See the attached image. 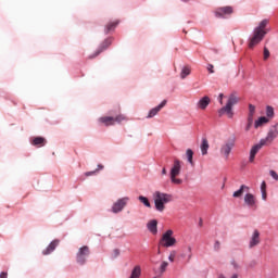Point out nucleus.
Here are the masks:
<instances>
[{
	"label": "nucleus",
	"instance_id": "f257e3e1",
	"mask_svg": "<svg viewBox=\"0 0 278 278\" xmlns=\"http://www.w3.org/2000/svg\"><path fill=\"white\" fill-rule=\"evenodd\" d=\"M267 25H268V20H263L261 21L258 26L254 28L253 36L249 42V49H253L254 47H257V45H260L261 41L264 40V36L268 34V30H266Z\"/></svg>",
	"mask_w": 278,
	"mask_h": 278
},
{
	"label": "nucleus",
	"instance_id": "f03ea898",
	"mask_svg": "<svg viewBox=\"0 0 278 278\" xmlns=\"http://www.w3.org/2000/svg\"><path fill=\"white\" fill-rule=\"evenodd\" d=\"M153 201L156 212H164L166 210V203L173 201V194L155 191L153 193Z\"/></svg>",
	"mask_w": 278,
	"mask_h": 278
},
{
	"label": "nucleus",
	"instance_id": "7ed1b4c3",
	"mask_svg": "<svg viewBox=\"0 0 278 278\" xmlns=\"http://www.w3.org/2000/svg\"><path fill=\"white\" fill-rule=\"evenodd\" d=\"M240 99L236 97V93L229 96L226 105L218 110V116H224L226 114L228 118H233V105L238 104Z\"/></svg>",
	"mask_w": 278,
	"mask_h": 278
},
{
	"label": "nucleus",
	"instance_id": "20e7f679",
	"mask_svg": "<svg viewBox=\"0 0 278 278\" xmlns=\"http://www.w3.org/2000/svg\"><path fill=\"white\" fill-rule=\"evenodd\" d=\"M180 174H181V162L176 159L174 160V165L169 173L170 181L175 186H181L184 184V180L181 178H177L179 177Z\"/></svg>",
	"mask_w": 278,
	"mask_h": 278
},
{
	"label": "nucleus",
	"instance_id": "39448f33",
	"mask_svg": "<svg viewBox=\"0 0 278 278\" xmlns=\"http://www.w3.org/2000/svg\"><path fill=\"white\" fill-rule=\"evenodd\" d=\"M175 244H177V239H175V237H173L172 229L165 231L159 242V247H164L165 249L175 247Z\"/></svg>",
	"mask_w": 278,
	"mask_h": 278
},
{
	"label": "nucleus",
	"instance_id": "423d86ee",
	"mask_svg": "<svg viewBox=\"0 0 278 278\" xmlns=\"http://www.w3.org/2000/svg\"><path fill=\"white\" fill-rule=\"evenodd\" d=\"M123 121H127V117L123 114H119L115 117L112 116H102L99 118V123L105 125V127H111L112 125H116V123L121 124Z\"/></svg>",
	"mask_w": 278,
	"mask_h": 278
},
{
	"label": "nucleus",
	"instance_id": "0eeeda50",
	"mask_svg": "<svg viewBox=\"0 0 278 278\" xmlns=\"http://www.w3.org/2000/svg\"><path fill=\"white\" fill-rule=\"evenodd\" d=\"M89 255H90V248L88 245H84L79 248L78 252L76 253L77 264H79L80 266H84Z\"/></svg>",
	"mask_w": 278,
	"mask_h": 278
},
{
	"label": "nucleus",
	"instance_id": "6e6552de",
	"mask_svg": "<svg viewBox=\"0 0 278 278\" xmlns=\"http://www.w3.org/2000/svg\"><path fill=\"white\" fill-rule=\"evenodd\" d=\"M129 203V197L118 199L112 206L113 214H118V212H123L125 207Z\"/></svg>",
	"mask_w": 278,
	"mask_h": 278
},
{
	"label": "nucleus",
	"instance_id": "1a4fd4ad",
	"mask_svg": "<svg viewBox=\"0 0 278 278\" xmlns=\"http://www.w3.org/2000/svg\"><path fill=\"white\" fill-rule=\"evenodd\" d=\"M233 147H236V141L233 139H229L222 146L220 153L226 160H229V154L231 153V149H233Z\"/></svg>",
	"mask_w": 278,
	"mask_h": 278
},
{
	"label": "nucleus",
	"instance_id": "9d476101",
	"mask_svg": "<svg viewBox=\"0 0 278 278\" xmlns=\"http://www.w3.org/2000/svg\"><path fill=\"white\" fill-rule=\"evenodd\" d=\"M231 14H233V7H220L215 10L217 18H225V16H231Z\"/></svg>",
	"mask_w": 278,
	"mask_h": 278
},
{
	"label": "nucleus",
	"instance_id": "9b49d317",
	"mask_svg": "<svg viewBox=\"0 0 278 278\" xmlns=\"http://www.w3.org/2000/svg\"><path fill=\"white\" fill-rule=\"evenodd\" d=\"M277 137H278V123L270 126L267 137L263 140H265L266 144H270L273 142V140H275V138H277Z\"/></svg>",
	"mask_w": 278,
	"mask_h": 278
},
{
	"label": "nucleus",
	"instance_id": "f8f14e48",
	"mask_svg": "<svg viewBox=\"0 0 278 278\" xmlns=\"http://www.w3.org/2000/svg\"><path fill=\"white\" fill-rule=\"evenodd\" d=\"M266 144V140H261L260 143L255 144L254 147H252L251 151H250V159L249 162L253 163L255 162V155H257V153L260 152V149H262V147H265Z\"/></svg>",
	"mask_w": 278,
	"mask_h": 278
},
{
	"label": "nucleus",
	"instance_id": "ddd939ff",
	"mask_svg": "<svg viewBox=\"0 0 278 278\" xmlns=\"http://www.w3.org/2000/svg\"><path fill=\"white\" fill-rule=\"evenodd\" d=\"M112 45V38H108L105 39L100 47L98 48V50L96 51V53L93 55H91L90 58H97L98 55H101V53H103V51H105L106 49L110 48V46Z\"/></svg>",
	"mask_w": 278,
	"mask_h": 278
},
{
	"label": "nucleus",
	"instance_id": "4468645a",
	"mask_svg": "<svg viewBox=\"0 0 278 278\" xmlns=\"http://www.w3.org/2000/svg\"><path fill=\"white\" fill-rule=\"evenodd\" d=\"M260 242H262V239L260 238V230H254L250 238L249 249H255Z\"/></svg>",
	"mask_w": 278,
	"mask_h": 278
},
{
	"label": "nucleus",
	"instance_id": "2eb2a0df",
	"mask_svg": "<svg viewBox=\"0 0 278 278\" xmlns=\"http://www.w3.org/2000/svg\"><path fill=\"white\" fill-rule=\"evenodd\" d=\"M60 244V240L55 239L53 240L46 250L42 251V255H51L55 249H58V245Z\"/></svg>",
	"mask_w": 278,
	"mask_h": 278
},
{
	"label": "nucleus",
	"instance_id": "dca6fc26",
	"mask_svg": "<svg viewBox=\"0 0 278 278\" xmlns=\"http://www.w3.org/2000/svg\"><path fill=\"white\" fill-rule=\"evenodd\" d=\"M166 100H163L156 108L150 110L147 118H153V116H157V113L166 105Z\"/></svg>",
	"mask_w": 278,
	"mask_h": 278
},
{
	"label": "nucleus",
	"instance_id": "f3484780",
	"mask_svg": "<svg viewBox=\"0 0 278 278\" xmlns=\"http://www.w3.org/2000/svg\"><path fill=\"white\" fill-rule=\"evenodd\" d=\"M148 230L150 233H153V236L157 235V222L156 219H152L147 224Z\"/></svg>",
	"mask_w": 278,
	"mask_h": 278
},
{
	"label": "nucleus",
	"instance_id": "a211bd4d",
	"mask_svg": "<svg viewBox=\"0 0 278 278\" xmlns=\"http://www.w3.org/2000/svg\"><path fill=\"white\" fill-rule=\"evenodd\" d=\"M47 144V139L43 137H35L31 141L33 147H45Z\"/></svg>",
	"mask_w": 278,
	"mask_h": 278
},
{
	"label": "nucleus",
	"instance_id": "6ab92c4d",
	"mask_svg": "<svg viewBox=\"0 0 278 278\" xmlns=\"http://www.w3.org/2000/svg\"><path fill=\"white\" fill-rule=\"evenodd\" d=\"M244 203H247L249 207H255V195H253V193L245 194Z\"/></svg>",
	"mask_w": 278,
	"mask_h": 278
},
{
	"label": "nucleus",
	"instance_id": "aec40b11",
	"mask_svg": "<svg viewBox=\"0 0 278 278\" xmlns=\"http://www.w3.org/2000/svg\"><path fill=\"white\" fill-rule=\"evenodd\" d=\"M267 123H270V119L268 117L262 116L254 123L255 129L262 127V125H266Z\"/></svg>",
	"mask_w": 278,
	"mask_h": 278
},
{
	"label": "nucleus",
	"instance_id": "412c9836",
	"mask_svg": "<svg viewBox=\"0 0 278 278\" xmlns=\"http://www.w3.org/2000/svg\"><path fill=\"white\" fill-rule=\"evenodd\" d=\"M200 149H201L202 155H207V149H210V142L207 141L206 138L202 139Z\"/></svg>",
	"mask_w": 278,
	"mask_h": 278
},
{
	"label": "nucleus",
	"instance_id": "4be33fe9",
	"mask_svg": "<svg viewBox=\"0 0 278 278\" xmlns=\"http://www.w3.org/2000/svg\"><path fill=\"white\" fill-rule=\"evenodd\" d=\"M210 105V97H203L199 102L198 106L200 110H205Z\"/></svg>",
	"mask_w": 278,
	"mask_h": 278
},
{
	"label": "nucleus",
	"instance_id": "5701e85b",
	"mask_svg": "<svg viewBox=\"0 0 278 278\" xmlns=\"http://www.w3.org/2000/svg\"><path fill=\"white\" fill-rule=\"evenodd\" d=\"M244 190H249V187L242 185L239 190L233 192L232 197H235V199H240V197L244 194Z\"/></svg>",
	"mask_w": 278,
	"mask_h": 278
},
{
	"label": "nucleus",
	"instance_id": "b1692460",
	"mask_svg": "<svg viewBox=\"0 0 278 278\" xmlns=\"http://www.w3.org/2000/svg\"><path fill=\"white\" fill-rule=\"evenodd\" d=\"M140 275H142V269L140 268V265H137L132 269L130 278H140Z\"/></svg>",
	"mask_w": 278,
	"mask_h": 278
},
{
	"label": "nucleus",
	"instance_id": "393cba45",
	"mask_svg": "<svg viewBox=\"0 0 278 278\" xmlns=\"http://www.w3.org/2000/svg\"><path fill=\"white\" fill-rule=\"evenodd\" d=\"M117 25H118V21L110 22L109 24H106V26H105L106 34H110V31L116 29Z\"/></svg>",
	"mask_w": 278,
	"mask_h": 278
},
{
	"label": "nucleus",
	"instance_id": "a878e982",
	"mask_svg": "<svg viewBox=\"0 0 278 278\" xmlns=\"http://www.w3.org/2000/svg\"><path fill=\"white\" fill-rule=\"evenodd\" d=\"M255 116V105L253 104H249V115H248V119L250 121V123H253V117Z\"/></svg>",
	"mask_w": 278,
	"mask_h": 278
},
{
	"label": "nucleus",
	"instance_id": "bb28decb",
	"mask_svg": "<svg viewBox=\"0 0 278 278\" xmlns=\"http://www.w3.org/2000/svg\"><path fill=\"white\" fill-rule=\"evenodd\" d=\"M266 116L269 121V118H275V108L267 105L266 106Z\"/></svg>",
	"mask_w": 278,
	"mask_h": 278
},
{
	"label": "nucleus",
	"instance_id": "cd10ccee",
	"mask_svg": "<svg viewBox=\"0 0 278 278\" xmlns=\"http://www.w3.org/2000/svg\"><path fill=\"white\" fill-rule=\"evenodd\" d=\"M190 73H191L190 66L182 67L181 73H180L181 79H186V77H188V75H190Z\"/></svg>",
	"mask_w": 278,
	"mask_h": 278
},
{
	"label": "nucleus",
	"instance_id": "c85d7f7f",
	"mask_svg": "<svg viewBox=\"0 0 278 278\" xmlns=\"http://www.w3.org/2000/svg\"><path fill=\"white\" fill-rule=\"evenodd\" d=\"M186 154H187V160H188L189 164L194 166V161L192 160V157L194 156V152L191 149H188Z\"/></svg>",
	"mask_w": 278,
	"mask_h": 278
},
{
	"label": "nucleus",
	"instance_id": "c756f323",
	"mask_svg": "<svg viewBox=\"0 0 278 278\" xmlns=\"http://www.w3.org/2000/svg\"><path fill=\"white\" fill-rule=\"evenodd\" d=\"M138 200L140 201V203H143L146 207H151V202H149V199L147 197L140 195Z\"/></svg>",
	"mask_w": 278,
	"mask_h": 278
},
{
	"label": "nucleus",
	"instance_id": "7c9ffc66",
	"mask_svg": "<svg viewBox=\"0 0 278 278\" xmlns=\"http://www.w3.org/2000/svg\"><path fill=\"white\" fill-rule=\"evenodd\" d=\"M166 268H168V262L164 261L160 266V271L166 273Z\"/></svg>",
	"mask_w": 278,
	"mask_h": 278
},
{
	"label": "nucleus",
	"instance_id": "2f4dec72",
	"mask_svg": "<svg viewBox=\"0 0 278 278\" xmlns=\"http://www.w3.org/2000/svg\"><path fill=\"white\" fill-rule=\"evenodd\" d=\"M263 54H264V60H268V58H270V51L268 50V48H264V51H263Z\"/></svg>",
	"mask_w": 278,
	"mask_h": 278
},
{
	"label": "nucleus",
	"instance_id": "473e14b6",
	"mask_svg": "<svg viewBox=\"0 0 278 278\" xmlns=\"http://www.w3.org/2000/svg\"><path fill=\"white\" fill-rule=\"evenodd\" d=\"M176 256H177V252L176 251H172L169 256H168L169 262H175V257Z\"/></svg>",
	"mask_w": 278,
	"mask_h": 278
},
{
	"label": "nucleus",
	"instance_id": "72a5a7b5",
	"mask_svg": "<svg viewBox=\"0 0 278 278\" xmlns=\"http://www.w3.org/2000/svg\"><path fill=\"white\" fill-rule=\"evenodd\" d=\"M118 255H121V250H118V249L113 250L112 257L114 260H116V257H118Z\"/></svg>",
	"mask_w": 278,
	"mask_h": 278
},
{
	"label": "nucleus",
	"instance_id": "f704fd0d",
	"mask_svg": "<svg viewBox=\"0 0 278 278\" xmlns=\"http://www.w3.org/2000/svg\"><path fill=\"white\" fill-rule=\"evenodd\" d=\"M269 174H270V177H273V179H275V181H278V174H277V172L270 170Z\"/></svg>",
	"mask_w": 278,
	"mask_h": 278
},
{
	"label": "nucleus",
	"instance_id": "c9c22d12",
	"mask_svg": "<svg viewBox=\"0 0 278 278\" xmlns=\"http://www.w3.org/2000/svg\"><path fill=\"white\" fill-rule=\"evenodd\" d=\"M214 251H220V241H215Z\"/></svg>",
	"mask_w": 278,
	"mask_h": 278
},
{
	"label": "nucleus",
	"instance_id": "e433bc0d",
	"mask_svg": "<svg viewBox=\"0 0 278 278\" xmlns=\"http://www.w3.org/2000/svg\"><path fill=\"white\" fill-rule=\"evenodd\" d=\"M96 173H99V169L92 170V172H86L85 176L86 177H91V175H94Z\"/></svg>",
	"mask_w": 278,
	"mask_h": 278
},
{
	"label": "nucleus",
	"instance_id": "4c0bfd02",
	"mask_svg": "<svg viewBox=\"0 0 278 278\" xmlns=\"http://www.w3.org/2000/svg\"><path fill=\"white\" fill-rule=\"evenodd\" d=\"M252 125H253V122H251V121L248 118V125H247V127H245V131H249V130L251 129Z\"/></svg>",
	"mask_w": 278,
	"mask_h": 278
},
{
	"label": "nucleus",
	"instance_id": "58836bf2",
	"mask_svg": "<svg viewBox=\"0 0 278 278\" xmlns=\"http://www.w3.org/2000/svg\"><path fill=\"white\" fill-rule=\"evenodd\" d=\"M207 71H208V73H214V65H212V64H208L207 65Z\"/></svg>",
	"mask_w": 278,
	"mask_h": 278
},
{
	"label": "nucleus",
	"instance_id": "ea45409f",
	"mask_svg": "<svg viewBox=\"0 0 278 278\" xmlns=\"http://www.w3.org/2000/svg\"><path fill=\"white\" fill-rule=\"evenodd\" d=\"M266 191V181H263L261 185V192Z\"/></svg>",
	"mask_w": 278,
	"mask_h": 278
},
{
	"label": "nucleus",
	"instance_id": "a19ab883",
	"mask_svg": "<svg viewBox=\"0 0 278 278\" xmlns=\"http://www.w3.org/2000/svg\"><path fill=\"white\" fill-rule=\"evenodd\" d=\"M262 199H263V201H266V199H267V193H266V191H262Z\"/></svg>",
	"mask_w": 278,
	"mask_h": 278
},
{
	"label": "nucleus",
	"instance_id": "79ce46f5",
	"mask_svg": "<svg viewBox=\"0 0 278 278\" xmlns=\"http://www.w3.org/2000/svg\"><path fill=\"white\" fill-rule=\"evenodd\" d=\"M0 278H8V273L2 271V273L0 274Z\"/></svg>",
	"mask_w": 278,
	"mask_h": 278
},
{
	"label": "nucleus",
	"instance_id": "37998d69",
	"mask_svg": "<svg viewBox=\"0 0 278 278\" xmlns=\"http://www.w3.org/2000/svg\"><path fill=\"white\" fill-rule=\"evenodd\" d=\"M223 97H224V94L220 93V94H219V103H220V105H223Z\"/></svg>",
	"mask_w": 278,
	"mask_h": 278
},
{
	"label": "nucleus",
	"instance_id": "c03bdc74",
	"mask_svg": "<svg viewBox=\"0 0 278 278\" xmlns=\"http://www.w3.org/2000/svg\"><path fill=\"white\" fill-rule=\"evenodd\" d=\"M98 170H103V165L99 164L98 165Z\"/></svg>",
	"mask_w": 278,
	"mask_h": 278
},
{
	"label": "nucleus",
	"instance_id": "a18cd8bd",
	"mask_svg": "<svg viewBox=\"0 0 278 278\" xmlns=\"http://www.w3.org/2000/svg\"><path fill=\"white\" fill-rule=\"evenodd\" d=\"M166 167H163V169H162V175H166Z\"/></svg>",
	"mask_w": 278,
	"mask_h": 278
},
{
	"label": "nucleus",
	"instance_id": "49530a36",
	"mask_svg": "<svg viewBox=\"0 0 278 278\" xmlns=\"http://www.w3.org/2000/svg\"><path fill=\"white\" fill-rule=\"evenodd\" d=\"M185 3H188V1H190V0H182Z\"/></svg>",
	"mask_w": 278,
	"mask_h": 278
},
{
	"label": "nucleus",
	"instance_id": "de8ad7c7",
	"mask_svg": "<svg viewBox=\"0 0 278 278\" xmlns=\"http://www.w3.org/2000/svg\"><path fill=\"white\" fill-rule=\"evenodd\" d=\"M189 251H192V248H189Z\"/></svg>",
	"mask_w": 278,
	"mask_h": 278
},
{
	"label": "nucleus",
	"instance_id": "09e8293b",
	"mask_svg": "<svg viewBox=\"0 0 278 278\" xmlns=\"http://www.w3.org/2000/svg\"><path fill=\"white\" fill-rule=\"evenodd\" d=\"M192 257V255H189V260Z\"/></svg>",
	"mask_w": 278,
	"mask_h": 278
}]
</instances>
